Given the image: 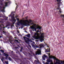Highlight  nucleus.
<instances>
[{
	"mask_svg": "<svg viewBox=\"0 0 64 64\" xmlns=\"http://www.w3.org/2000/svg\"><path fill=\"white\" fill-rule=\"evenodd\" d=\"M22 22H24V20H20V22L18 21L17 22V24L18 25V26L20 25V24L21 25H24V26L29 25V24L26 22H24V23H23Z\"/></svg>",
	"mask_w": 64,
	"mask_h": 64,
	"instance_id": "1",
	"label": "nucleus"
},
{
	"mask_svg": "<svg viewBox=\"0 0 64 64\" xmlns=\"http://www.w3.org/2000/svg\"><path fill=\"white\" fill-rule=\"evenodd\" d=\"M50 55L51 54H50V53H49L48 54V57L50 59H54L55 60H56V61H60V60H58V58H56L55 57V56H50Z\"/></svg>",
	"mask_w": 64,
	"mask_h": 64,
	"instance_id": "2",
	"label": "nucleus"
},
{
	"mask_svg": "<svg viewBox=\"0 0 64 64\" xmlns=\"http://www.w3.org/2000/svg\"><path fill=\"white\" fill-rule=\"evenodd\" d=\"M57 2H58V3H57V4H58V7L57 9H61L60 8V4H61V3H62L61 2V0H56Z\"/></svg>",
	"mask_w": 64,
	"mask_h": 64,
	"instance_id": "3",
	"label": "nucleus"
},
{
	"mask_svg": "<svg viewBox=\"0 0 64 64\" xmlns=\"http://www.w3.org/2000/svg\"><path fill=\"white\" fill-rule=\"evenodd\" d=\"M29 20L30 22H29V21H28V20H24V22H27L28 23V24H29V25H28V26H30L29 24H31V23H32V22H33V21H32V20H30V19H29Z\"/></svg>",
	"mask_w": 64,
	"mask_h": 64,
	"instance_id": "4",
	"label": "nucleus"
},
{
	"mask_svg": "<svg viewBox=\"0 0 64 64\" xmlns=\"http://www.w3.org/2000/svg\"><path fill=\"white\" fill-rule=\"evenodd\" d=\"M15 14H14L11 17L12 19V22H16V20L15 18V17H14V16Z\"/></svg>",
	"mask_w": 64,
	"mask_h": 64,
	"instance_id": "5",
	"label": "nucleus"
},
{
	"mask_svg": "<svg viewBox=\"0 0 64 64\" xmlns=\"http://www.w3.org/2000/svg\"><path fill=\"white\" fill-rule=\"evenodd\" d=\"M38 34L37 33H34V36H33V38H34L36 40H38V39H39V38H38V36H36V35H38Z\"/></svg>",
	"mask_w": 64,
	"mask_h": 64,
	"instance_id": "6",
	"label": "nucleus"
},
{
	"mask_svg": "<svg viewBox=\"0 0 64 64\" xmlns=\"http://www.w3.org/2000/svg\"><path fill=\"white\" fill-rule=\"evenodd\" d=\"M37 50H38V51H37L36 52V55H39V54H41V50H40L39 49H38Z\"/></svg>",
	"mask_w": 64,
	"mask_h": 64,
	"instance_id": "7",
	"label": "nucleus"
},
{
	"mask_svg": "<svg viewBox=\"0 0 64 64\" xmlns=\"http://www.w3.org/2000/svg\"><path fill=\"white\" fill-rule=\"evenodd\" d=\"M4 56L6 57V59H8V56H9V54H6L5 53H4Z\"/></svg>",
	"mask_w": 64,
	"mask_h": 64,
	"instance_id": "8",
	"label": "nucleus"
},
{
	"mask_svg": "<svg viewBox=\"0 0 64 64\" xmlns=\"http://www.w3.org/2000/svg\"><path fill=\"white\" fill-rule=\"evenodd\" d=\"M45 58H47V56H46V55L44 54V56H42V59L43 60H45Z\"/></svg>",
	"mask_w": 64,
	"mask_h": 64,
	"instance_id": "9",
	"label": "nucleus"
},
{
	"mask_svg": "<svg viewBox=\"0 0 64 64\" xmlns=\"http://www.w3.org/2000/svg\"><path fill=\"white\" fill-rule=\"evenodd\" d=\"M28 54H29V56L30 57H32V56H35V54L34 53H30L29 52Z\"/></svg>",
	"mask_w": 64,
	"mask_h": 64,
	"instance_id": "10",
	"label": "nucleus"
},
{
	"mask_svg": "<svg viewBox=\"0 0 64 64\" xmlns=\"http://www.w3.org/2000/svg\"><path fill=\"white\" fill-rule=\"evenodd\" d=\"M47 62L48 63H52V60H51L50 58H48L46 60Z\"/></svg>",
	"mask_w": 64,
	"mask_h": 64,
	"instance_id": "11",
	"label": "nucleus"
},
{
	"mask_svg": "<svg viewBox=\"0 0 64 64\" xmlns=\"http://www.w3.org/2000/svg\"><path fill=\"white\" fill-rule=\"evenodd\" d=\"M31 29H34V31H36V30L37 29L36 28V27L34 26H32L31 27Z\"/></svg>",
	"mask_w": 64,
	"mask_h": 64,
	"instance_id": "12",
	"label": "nucleus"
},
{
	"mask_svg": "<svg viewBox=\"0 0 64 64\" xmlns=\"http://www.w3.org/2000/svg\"><path fill=\"white\" fill-rule=\"evenodd\" d=\"M50 48H48L46 50V52H50Z\"/></svg>",
	"mask_w": 64,
	"mask_h": 64,
	"instance_id": "13",
	"label": "nucleus"
},
{
	"mask_svg": "<svg viewBox=\"0 0 64 64\" xmlns=\"http://www.w3.org/2000/svg\"><path fill=\"white\" fill-rule=\"evenodd\" d=\"M44 45L43 44H40L39 45V46L40 47V48H39L40 49H41V48H42V47H43Z\"/></svg>",
	"mask_w": 64,
	"mask_h": 64,
	"instance_id": "14",
	"label": "nucleus"
},
{
	"mask_svg": "<svg viewBox=\"0 0 64 64\" xmlns=\"http://www.w3.org/2000/svg\"><path fill=\"white\" fill-rule=\"evenodd\" d=\"M42 28V27H40V26H38L36 28L37 29H39V30H40V29H41Z\"/></svg>",
	"mask_w": 64,
	"mask_h": 64,
	"instance_id": "15",
	"label": "nucleus"
},
{
	"mask_svg": "<svg viewBox=\"0 0 64 64\" xmlns=\"http://www.w3.org/2000/svg\"><path fill=\"white\" fill-rule=\"evenodd\" d=\"M23 37L24 39V40H26V39H27V40H30L29 38L27 37H26V36H23Z\"/></svg>",
	"mask_w": 64,
	"mask_h": 64,
	"instance_id": "16",
	"label": "nucleus"
},
{
	"mask_svg": "<svg viewBox=\"0 0 64 64\" xmlns=\"http://www.w3.org/2000/svg\"><path fill=\"white\" fill-rule=\"evenodd\" d=\"M37 61L35 60V61L34 62V63H36V64H38V63H39V61L38 60H37Z\"/></svg>",
	"mask_w": 64,
	"mask_h": 64,
	"instance_id": "17",
	"label": "nucleus"
},
{
	"mask_svg": "<svg viewBox=\"0 0 64 64\" xmlns=\"http://www.w3.org/2000/svg\"><path fill=\"white\" fill-rule=\"evenodd\" d=\"M2 8H3V10H1V11L2 12H5V7H3Z\"/></svg>",
	"mask_w": 64,
	"mask_h": 64,
	"instance_id": "18",
	"label": "nucleus"
},
{
	"mask_svg": "<svg viewBox=\"0 0 64 64\" xmlns=\"http://www.w3.org/2000/svg\"><path fill=\"white\" fill-rule=\"evenodd\" d=\"M40 34L41 35L40 37H43V36H44V33H42L41 34Z\"/></svg>",
	"mask_w": 64,
	"mask_h": 64,
	"instance_id": "19",
	"label": "nucleus"
},
{
	"mask_svg": "<svg viewBox=\"0 0 64 64\" xmlns=\"http://www.w3.org/2000/svg\"><path fill=\"white\" fill-rule=\"evenodd\" d=\"M8 2H5V6L6 7V6H8Z\"/></svg>",
	"mask_w": 64,
	"mask_h": 64,
	"instance_id": "20",
	"label": "nucleus"
},
{
	"mask_svg": "<svg viewBox=\"0 0 64 64\" xmlns=\"http://www.w3.org/2000/svg\"><path fill=\"white\" fill-rule=\"evenodd\" d=\"M4 57H2L1 59V60L2 62H3L4 61Z\"/></svg>",
	"mask_w": 64,
	"mask_h": 64,
	"instance_id": "21",
	"label": "nucleus"
},
{
	"mask_svg": "<svg viewBox=\"0 0 64 64\" xmlns=\"http://www.w3.org/2000/svg\"><path fill=\"white\" fill-rule=\"evenodd\" d=\"M44 38V36H40L39 38L38 39H42V38Z\"/></svg>",
	"mask_w": 64,
	"mask_h": 64,
	"instance_id": "22",
	"label": "nucleus"
},
{
	"mask_svg": "<svg viewBox=\"0 0 64 64\" xmlns=\"http://www.w3.org/2000/svg\"><path fill=\"white\" fill-rule=\"evenodd\" d=\"M39 39H40V42H42V41H43V40H43V38H39Z\"/></svg>",
	"mask_w": 64,
	"mask_h": 64,
	"instance_id": "23",
	"label": "nucleus"
},
{
	"mask_svg": "<svg viewBox=\"0 0 64 64\" xmlns=\"http://www.w3.org/2000/svg\"><path fill=\"white\" fill-rule=\"evenodd\" d=\"M27 37H28V38H29L30 37V34H28L27 36Z\"/></svg>",
	"mask_w": 64,
	"mask_h": 64,
	"instance_id": "24",
	"label": "nucleus"
},
{
	"mask_svg": "<svg viewBox=\"0 0 64 64\" xmlns=\"http://www.w3.org/2000/svg\"><path fill=\"white\" fill-rule=\"evenodd\" d=\"M8 59L10 60V61H11V60H12V59L10 58V57H9L8 58Z\"/></svg>",
	"mask_w": 64,
	"mask_h": 64,
	"instance_id": "25",
	"label": "nucleus"
},
{
	"mask_svg": "<svg viewBox=\"0 0 64 64\" xmlns=\"http://www.w3.org/2000/svg\"><path fill=\"white\" fill-rule=\"evenodd\" d=\"M0 51L1 52H2V53H4V50L1 49L0 50Z\"/></svg>",
	"mask_w": 64,
	"mask_h": 64,
	"instance_id": "26",
	"label": "nucleus"
},
{
	"mask_svg": "<svg viewBox=\"0 0 64 64\" xmlns=\"http://www.w3.org/2000/svg\"><path fill=\"white\" fill-rule=\"evenodd\" d=\"M28 42H29V41L28 40H26V43H27V44H30V43Z\"/></svg>",
	"mask_w": 64,
	"mask_h": 64,
	"instance_id": "27",
	"label": "nucleus"
},
{
	"mask_svg": "<svg viewBox=\"0 0 64 64\" xmlns=\"http://www.w3.org/2000/svg\"><path fill=\"white\" fill-rule=\"evenodd\" d=\"M61 63L62 64H64V60L61 61Z\"/></svg>",
	"mask_w": 64,
	"mask_h": 64,
	"instance_id": "28",
	"label": "nucleus"
},
{
	"mask_svg": "<svg viewBox=\"0 0 64 64\" xmlns=\"http://www.w3.org/2000/svg\"><path fill=\"white\" fill-rule=\"evenodd\" d=\"M15 41L17 43H19V41H18V40H17L16 39L15 40Z\"/></svg>",
	"mask_w": 64,
	"mask_h": 64,
	"instance_id": "29",
	"label": "nucleus"
},
{
	"mask_svg": "<svg viewBox=\"0 0 64 64\" xmlns=\"http://www.w3.org/2000/svg\"><path fill=\"white\" fill-rule=\"evenodd\" d=\"M5 63L6 64H8V61H5Z\"/></svg>",
	"mask_w": 64,
	"mask_h": 64,
	"instance_id": "30",
	"label": "nucleus"
},
{
	"mask_svg": "<svg viewBox=\"0 0 64 64\" xmlns=\"http://www.w3.org/2000/svg\"><path fill=\"white\" fill-rule=\"evenodd\" d=\"M5 17L6 18V20H8V17H6V16H5Z\"/></svg>",
	"mask_w": 64,
	"mask_h": 64,
	"instance_id": "31",
	"label": "nucleus"
},
{
	"mask_svg": "<svg viewBox=\"0 0 64 64\" xmlns=\"http://www.w3.org/2000/svg\"><path fill=\"white\" fill-rule=\"evenodd\" d=\"M10 26V24H8L6 25V27H9V26Z\"/></svg>",
	"mask_w": 64,
	"mask_h": 64,
	"instance_id": "32",
	"label": "nucleus"
},
{
	"mask_svg": "<svg viewBox=\"0 0 64 64\" xmlns=\"http://www.w3.org/2000/svg\"><path fill=\"white\" fill-rule=\"evenodd\" d=\"M1 2V3H0V5H3V3H2V2Z\"/></svg>",
	"mask_w": 64,
	"mask_h": 64,
	"instance_id": "33",
	"label": "nucleus"
},
{
	"mask_svg": "<svg viewBox=\"0 0 64 64\" xmlns=\"http://www.w3.org/2000/svg\"><path fill=\"white\" fill-rule=\"evenodd\" d=\"M16 19L18 21H19V18H16Z\"/></svg>",
	"mask_w": 64,
	"mask_h": 64,
	"instance_id": "34",
	"label": "nucleus"
},
{
	"mask_svg": "<svg viewBox=\"0 0 64 64\" xmlns=\"http://www.w3.org/2000/svg\"><path fill=\"white\" fill-rule=\"evenodd\" d=\"M28 46H29V47H30V48H31L32 47L29 44H28Z\"/></svg>",
	"mask_w": 64,
	"mask_h": 64,
	"instance_id": "35",
	"label": "nucleus"
},
{
	"mask_svg": "<svg viewBox=\"0 0 64 64\" xmlns=\"http://www.w3.org/2000/svg\"><path fill=\"white\" fill-rule=\"evenodd\" d=\"M59 12H60V13H61V12H62L61 10H59Z\"/></svg>",
	"mask_w": 64,
	"mask_h": 64,
	"instance_id": "36",
	"label": "nucleus"
},
{
	"mask_svg": "<svg viewBox=\"0 0 64 64\" xmlns=\"http://www.w3.org/2000/svg\"><path fill=\"white\" fill-rule=\"evenodd\" d=\"M22 49H23V48H22L20 49V52H22Z\"/></svg>",
	"mask_w": 64,
	"mask_h": 64,
	"instance_id": "37",
	"label": "nucleus"
},
{
	"mask_svg": "<svg viewBox=\"0 0 64 64\" xmlns=\"http://www.w3.org/2000/svg\"><path fill=\"white\" fill-rule=\"evenodd\" d=\"M2 8H3V7L0 6V9H2Z\"/></svg>",
	"mask_w": 64,
	"mask_h": 64,
	"instance_id": "38",
	"label": "nucleus"
},
{
	"mask_svg": "<svg viewBox=\"0 0 64 64\" xmlns=\"http://www.w3.org/2000/svg\"><path fill=\"white\" fill-rule=\"evenodd\" d=\"M2 32H3L4 33V34H5V33H6V32L4 31H3Z\"/></svg>",
	"mask_w": 64,
	"mask_h": 64,
	"instance_id": "39",
	"label": "nucleus"
},
{
	"mask_svg": "<svg viewBox=\"0 0 64 64\" xmlns=\"http://www.w3.org/2000/svg\"><path fill=\"white\" fill-rule=\"evenodd\" d=\"M32 47H35V46L34 45L32 44Z\"/></svg>",
	"mask_w": 64,
	"mask_h": 64,
	"instance_id": "40",
	"label": "nucleus"
},
{
	"mask_svg": "<svg viewBox=\"0 0 64 64\" xmlns=\"http://www.w3.org/2000/svg\"><path fill=\"white\" fill-rule=\"evenodd\" d=\"M40 32V31H38V30H37L36 31V32L37 33H38L39 32Z\"/></svg>",
	"mask_w": 64,
	"mask_h": 64,
	"instance_id": "41",
	"label": "nucleus"
},
{
	"mask_svg": "<svg viewBox=\"0 0 64 64\" xmlns=\"http://www.w3.org/2000/svg\"><path fill=\"white\" fill-rule=\"evenodd\" d=\"M49 63L48 62H46V64H48Z\"/></svg>",
	"mask_w": 64,
	"mask_h": 64,
	"instance_id": "42",
	"label": "nucleus"
},
{
	"mask_svg": "<svg viewBox=\"0 0 64 64\" xmlns=\"http://www.w3.org/2000/svg\"><path fill=\"white\" fill-rule=\"evenodd\" d=\"M18 17V16H16V17H15V18H17Z\"/></svg>",
	"mask_w": 64,
	"mask_h": 64,
	"instance_id": "43",
	"label": "nucleus"
},
{
	"mask_svg": "<svg viewBox=\"0 0 64 64\" xmlns=\"http://www.w3.org/2000/svg\"><path fill=\"white\" fill-rule=\"evenodd\" d=\"M18 7V6H16V9H17V7Z\"/></svg>",
	"mask_w": 64,
	"mask_h": 64,
	"instance_id": "44",
	"label": "nucleus"
},
{
	"mask_svg": "<svg viewBox=\"0 0 64 64\" xmlns=\"http://www.w3.org/2000/svg\"><path fill=\"white\" fill-rule=\"evenodd\" d=\"M17 32H18V33H20V31H17Z\"/></svg>",
	"mask_w": 64,
	"mask_h": 64,
	"instance_id": "45",
	"label": "nucleus"
},
{
	"mask_svg": "<svg viewBox=\"0 0 64 64\" xmlns=\"http://www.w3.org/2000/svg\"><path fill=\"white\" fill-rule=\"evenodd\" d=\"M36 48H38V46H36Z\"/></svg>",
	"mask_w": 64,
	"mask_h": 64,
	"instance_id": "46",
	"label": "nucleus"
},
{
	"mask_svg": "<svg viewBox=\"0 0 64 64\" xmlns=\"http://www.w3.org/2000/svg\"><path fill=\"white\" fill-rule=\"evenodd\" d=\"M2 38V36H0V38Z\"/></svg>",
	"mask_w": 64,
	"mask_h": 64,
	"instance_id": "47",
	"label": "nucleus"
},
{
	"mask_svg": "<svg viewBox=\"0 0 64 64\" xmlns=\"http://www.w3.org/2000/svg\"><path fill=\"white\" fill-rule=\"evenodd\" d=\"M36 25L35 24H34V26H36Z\"/></svg>",
	"mask_w": 64,
	"mask_h": 64,
	"instance_id": "48",
	"label": "nucleus"
},
{
	"mask_svg": "<svg viewBox=\"0 0 64 64\" xmlns=\"http://www.w3.org/2000/svg\"><path fill=\"white\" fill-rule=\"evenodd\" d=\"M27 18H28V17H26L25 18L26 19H27Z\"/></svg>",
	"mask_w": 64,
	"mask_h": 64,
	"instance_id": "49",
	"label": "nucleus"
},
{
	"mask_svg": "<svg viewBox=\"0 0 64 64\" xmlns=\"http://www.w3.org/2000/svg\"><path fill=\"white\" fill-rule=\"evenodd\" d=\"M50 64H53V63L51 62V63H50Z\"/></svg>",
	"mask_w": 64,
	"mask_h": 64,
	"instance_id": "50",
	"label": "nucleus"
},
{
	"mask_svg": "<svg viewBox=\"0 0 64 64\" xmlns=\"http://www.w3.org/2000/svg\"><path fill=\"white\" fill-rule=\"evenodd\" d=\"M2 2V1L1 0H0V2Z\"/></svg>",
	"mask_w": 64,
	"mask_h": 64,
	"instance_id": "51",
	"label": "nucleus"
},
{
	"mask_svg": "<svg viewBox=\"0 0 64 64\" xmlns=\"http://www.w3.org/2000/svg\"><path fill=\"white\" fill-rule=\"evenodd\" d=\"M3 28H5V26H4L3 27Z\"/></svg>",
	"mask_w": 64,
	"mask_h": 64,
	"instance_id": "52",
	"label": "nucleus"
},
{
	"mask_svg": "<svg viewBox=\"0 0 64 64\" xmlns=\"http://www.w3.org/2000/svg\"><path fill=\"white\" fill-rule=\"evenodd\" d=\"M9 28H10V27H8V29H9Z\"/></svg>",
	"mask_w": 64,
	"mask_h": 64,
	"instance_id": "53",
	"label": "nucleus"
},
{
	"mask_svg": "<svg viewBox=\"0 0 64 64\" xmlns=\"http://www.w3.org/2000/svg\"><path fill=\"white\" fill-rule=\"evenodd\" d=\"M36 41L37 42H38V40H37Z\"/></svg>",
	"mask_w": 64,
	"mask_h": 64,
	"instance_id": "54",
	"label": "nucleus"
},
{
	"mask_svg": "<svg viewBox=\"0 0 64 64\" xmlns=\"http://www.w3.org/2000/svg\"><path fill=\"white\" fill-rule=\"evenodd\" d=\"M25 32H26V33H27V32L26 31H25Z\"/></svg>",
	"mask_w": 64,
	"mask_h": 64,
	"instance_id": "55",
	"label": "nucleus"
},
{
	"mask_svg": "<svg viewBox=\"0 0 64 64\" xmlns=\"http://www.w3.org/2000/svg\"><path fill=\"white\" fill-rule=\"evenodd\" d=\"M39 29H38V31H39Z\"/></svg>",
	"mask_w": 64,
	"mask_h": 64,
	"instance_id": "56",
	"label": "nucleus"
},
{
	"mask_svg": "<svg viewBox=\"0 0 64 64\" xmlns=\"http://www.w3.org/2000/svg\"><path fill=\"white\" fill-rule=\"evenodd\" d=\"M13 52V51H12V52H11V53H12V52Z\"/></svg>",
	"mask_w": 64,
	"mask_h": 64,
	"instance_id": "57",
	"label": "nucleus"
},
{
	"mask_svg": "<svg viewBox=\"0 0 64 64\" xmlns=\"http://www.w3.org/2000/svg\"><path fill=\"white\" fill-rule=\"evenodd\" d=\"M18 57V56H16V57Z\"/></svg>",
	"mask_w": 64,
	"mask_h": 64,
	"instance_id": "58",
	"label": "nucleus"
},
{
	"mask_svg": "<svg viewBox=\"0 0 64 64\" xmlns=\"http://www.w3.org/2000/svg\"><path fill=\"white\" fill-rule=\"evenodd\" d=\"M32 31H34V30H32Z\"/></svg>",
	"mask_w": 64,
	"mask_h": 64,
	"instance_id": "59",
	"label": "nucleus"
},
{
	"mask_svg": "<svg viewBox=\"0 0 64 64\" xmlns=\"http://www.w3.org/2000/svg\"><path fill=\"white\" fill-rule=\"evenodd\" d=\"M1 47H0V49H1Z\"/></svg>",
	"mask_w": 64,
	"mask_h": 64,
	"instance_id": "60",
	"label": "nucleus"
},
{
	"mask_svg": "<svg viewBox=\"0 0 64 64\" xmlns=\"http://www.w3.org/2000/svg\"><path fill=\"white\" fill-rule=\"evenodd\" d=\"M14 23H15V22H13V24H14Z\"/></svg>",
	"mask_w": 64,
	"mask_h": 64,
	"instance_id": "61",
	"label": "nucleus"
},
{
	"mask_svg": "<svg viewBox=\"0 0 64 64\" xmlns=\"http://www.w3.org/2000/svg\"><path fill=\"white\" fill-rule=\"evenodd\" d=\"M32 24H33V23H32V24H31V25Z\"/></svg>",
	"mask_w": 64,
	"mask_h": 64,
	"instance_id": "62",
	"label": "nucleus"
},
{
	"mask_svg": "<svg viewBox=\"0 0 64 64\" xmlns=\"http://www.w3.org/2000/svg\"><path fill=\"white\" fill-rule=\"evenodd\" d=\"M7 26H6V27H5L6 28V27H7Z\"/></svg>",
	"mask_w": 64,
	"mask_h": 64,
	"instance_id": "63",
	"label": "nucleus"
},
{
	"mask_svg": "<svg viewBox=\"0 0 64 64\" xmlns=\"http://www.w3.org/2000/svg\"><path fill=\"white\" fill-rule=\"evenodd\" d=\"M20 64H22L21 63H20Z\"/></svg>",
	"mask_w": 64,
	"mask_h": 64,
	"instance_id": "64",
	"label": "nucleus"
}]
</instances>
